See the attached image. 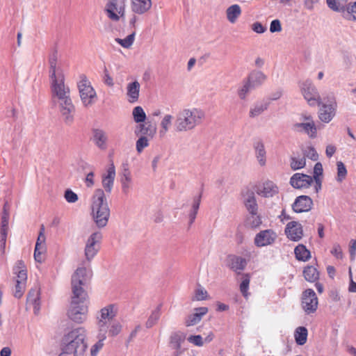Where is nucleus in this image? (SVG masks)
<instances>
[{"instance_id":"1","label":"nucleus","mask_w":356,"mask_h":356,"mask_svg":"<svg viewBox=\"0 0 356 356\" xmlns=\"http://www.w3.org/2000/svg\"><path fill=\"white\" fill-rule=\"evenodd\" d=\"M50 88L54 102L58 104L59 111L66 124L74 120L75 107L70 98V87L65 83V74L61 63L58 61L56 53L51 55L49 60Z\"/></svg>"},{"instance_id":"2","label":"nucleus","mask_w":356,"mask_h":356,"mask_svg":"<svg viewBox=\"0 0 356 356\" xmlns=\"http://www.w3.org/2000/svg\"><path fill=\"white\" fill-rule=\"evenodd\" d=\"M206 118L205 111L197 107H186L179 111L175 122L177 132H186L200 126Z\"/></svg>"},{"instance_id":"3","label":"nucleus","mask_w":356,"mask_h":356,"mask_svg":"<svg viewBox=\"0 0 356 356\" xmlns=\"http://www.w3.org/2000/svg\"><path fill=\"white\" fill-rule=\"evenodd\" d=\"M86 331L78 327L69 332L64 338L65 346L58 356H83L87 348Z\"/></svg>"},{"instance_id":"4","label":"nucleus","mask_w":356,"mask_h":356,"mask_svg":"<svg viewBox=\"0 0 356 356\" xmlns=\"http://www.w3.org/2000/svg\"><path fill=\"white\" fill-rule=\"evenodd\" d=\"M92 218L99 228L104 227L110 217L108 207L104 191L102 189L95 190L92 203Z\"/></svg>"},{"instance_id":"5","label":"nucleus","mask_w":356,"mask_h":356,"mask_svg":"<svg viewBox=\"0 0 356 356\" xmlns=\"http://www.w3.org/2000/svg\"><path fill=\"white\" fill-rule=\"evenodd\" d=\"M88 305V293H72L67 316L74 323H83L87 320Z\"/></svg>"},{"instance_id":"6","label":"nucleus","mask_w":356,"mask_h":356,"mask_svg":"<svg viewBox=\"0 0 356 356\" xmlns=\"http://www.w3.org/2000/svg\"><path fill=\"white\" fill-rule=\"evenodd\" d=\"M76 87L83 106L90 108L93 106L97 100V95L86 74L79 75Z\"/></svg>"},{"instance_id":"7","label":"nucleus","mask_w":356,"mask_h":356,"mask_svg":"<svg viewBox=\"0 0 356 356\" xmlns=\"http://www.w3.org/2000/svg\"><path fill=\"white\" fill-rule=\"evenodd\" d=\"M119 307L116 304H108L102 307L96 314L97 330L104 332L107 324L115 320L118 314Z\"/></svg>"},{"instance_id":"8","label":"nucleus","mask_w":356,"mask_h":356,"mask_svg":"<svg viewBox=\"0 0 356 356\" xmlns=\"http://www.w3.org/2000/svg\"><path fill=\"white\" fill-rule=\"evenodd\" d=\"M92 272L90 268L79 266L72 276V293H87L85 287L90 280Z\"/></svg>"},{"instance_id":"9","label":"nucleus","mask_w":356,"mask_h":356,"mask_svg":"<svg viewBox=\"0 0 356 356\" xmlns=\"http://www.w3.org/2000/svg\"><path fill=\"white\" fill-rule=\"evenodd\" d=\"M318 111L319 119L325 122H330L335 116L337 108V103L334 94H329L324 97L322 99V103Z\"/></svg>"},{"instance_id":"10","label":"nucleus","mask_w":356,"mask_h":356,"mask_svg":"<svg viewBox=\"0 0 356 356\" xmlns=\"http://www.w3.org/2000/svg\"><path fill=\"white\" fill-rule=\"evenodd\" d=\"M102 234L100 232L92 233L85 241L84 256L86 261L90 263L100 250Z\"/></svg>"},{"instance_id":"11","label":"nucleus","mask_w":356,"mask_h":356,"mask_svg":"<svg viewBox=\"0 0 356 356\" xmlns=\"http://www.w3.org/2000/svg\"><path fill=\"white\" fill-rule=\"evenodd\" d=\"M300 88L304 99L309 106H316L321 104L323 98L321 97L318 89L312 81H302L300 83Z\"/></svg>"},{"instance_id":"12","label":"nucleus","mask_w":356,"mask_h":356,"mask_svg":"<svg viewBox=\"0 0 356 356\" xmlns=\"http://www.w3.org/2000/svg\"><path fill=\"white\" fill-rule=\"evenodd\" d=\"M13 273L17 275L14 296L20 298L25 291L27 280V273L22 261H17L13 268Z\"/></svg>"},{"instance_id":"13","label":"nucleus","mask_w":356,"mask_h":356,"mask_svg":"<svg viewBox=\"0 0 356 356\" xmlns=\"http://www.w3.org/2000/svg\"><path fill=\"white\" fill-rule=\"evenodd\" d=\"M293 131L304 133L309 138H314L317 136V129L311 115H302L299 122L293 124Z\"/></svg>"},{"instance_id":"14","label":"nucleus","mask_w":356,"mask_h":356,"mask_svg":"<svg viewBox=\"0 0 356 356\" xmlns=\"http://www.w3.org/2000/svg\"><path fill=\"white\" fill-rule=\"evenodd\" d=\"M126 0H108L105 7L107 17L113 22L124 19Z\"/></svg>"},{"instance_id":"15","label":"nucleus","mask_w":356,"mask_h":356,"mask_svg":"<svg viewBox=\"0 0 356 356\" xmlns=\"http://www.w3.org/2000/svg\"><path fill=\"white\" fill-rule=\"evenodd\" d=\"M301 305L302 309L307 315L316 312L318 309V299L313 289H307L302 292Z\"/></svg>"},{"instance_id":"16","label":"nucleus","mask_w":356,"mask_h":356,"mask_svg":"<svg viewBox=\"0 0 356 356\" xmlns=\"http://www.w3.org/2000/svg\"><path fill=\"white\" fill-rule=\"evenodd\" d=\"M277 235L275 231L268 229L260 231L255 235L254 243L257 247L261 248L273 244Z\"/></svg>"},{"instance_id":"17","label":"nucleus","mask_w":356,"mask_h":356,"mask_svg":"<svg viewBox=\"0 0 356 356\" xmlns=\"http://www.w3.org/2000/svg\"><path fill=\"white\" fill-rule=\"evenodd\" d=\"M257 195L263 197H272L279 192L277 186L272 181L260 183L256 188Z\"/></svg>"},{"instance_id":"18","label":"nucleus","mask_w":356,"mask_h":356,"mask_svg":"<svg viewBox=\"0 0 356 356\" xmlns=\"http://www.w3.org/2000/svg\"><path fill=\"white\" fill-rule=\"evenodd\" d=\"M285 234L291 241H298L303 236L302 226L296 221L289 222L286 226Z\"/></svg>"},{"instance_id":"19","label":"nucleus","mask_w":356,"mask_h":356,"mask_svg":"<svg viewBox=\"0 0 356 356\" xmlns=\"http://www.w3.org/2000/svg\"><path fill=\"white\" fill-rule=\"evenodd\" d=\"M313 207V200L307 195H300L296 198L292 208L296 213L307 212Z\"/></svg>"},{"instance_id":"20","label":"nucleus","mask_w":356,"mask_h":356,"mask_svg":"<svg viewBox=\"0 0 356 356\" xmlns=\"http://www.w3.org/2000/svg\"><path fill=\"white\" fill-rule=\"evenodd\" d=\"M313 183V178L307 175L296 173L290 179L291 185L295 188H307Z\"/></svg>"},{"instance_id":"21","label":"nucleus","mask_w":356,"mask_h":356,"mask_svg":"<svg viewBox=\"0 0 356 356\" xmlns=\"http://www.w3.org/2000/svg\"><path fill=\"white\" fill-rule=\"evenodd\" d=\"M116 172L113 163H111L106 171L102 175V186L107 193H111L113 187Z\"/></svg>"},{"instance_id":"22","label":"nucleus","mask_w":356,"mask_h":356,"mask_svg":"<svg viewBox=\"0 0 356 356\" xmlns=\"http://www.w3.org/2000/svg\"><path fill=\"white\" fill-rule=\"evenodd\" d=\"M40 292L38 288L31 289L27 296L26 305L32 307L35 315H38L40 312Z\"/></svg>"},{"instance_id":"23","label":"nucleus","mask_w":356,"mask_h":356,"mask_svg":"<svg viewBox=\"0 0 356 356\" xmlns=\"http://www.w3.org/2000/svg\"><path fill=\"white\" fill-rule=\"evenodd\" d=\"M208 312V308L205 307H197L194 309V312L188 315L184 321L186 327H190L199 323L202 317Z\"/></svg>"},{"instance_id":"24","label":"nucleus","mask_w":356,"mask_h":356,"mask_svg":"<svg viewBox=\"0 0 356 356\" xmlns=\"http://www.w3.org/2000/svg\"><path fill=\"white\" fill-rule=\"evenodd\" d=\"M254 88L262 86L267 80V76L261 71L254 70L245 79Z\"/></svg>"},{"instance_id":"25","label":"nucleus","mask_w":356,"mask_h":356,"mask_svg":"<svg viewBox=\"0 0 356 356\" xmlns=\"http://www.w3.org/2000/svg\"><path fill=\"white\" fill-rule=\"evenodd\" d=\"M243 202L250 213L257 212V203L254 193L252 191L247 190L243 193Z\"/></svg>"},{"instance_id":"26","label":"nucleus","mask_w":356,"mask_h":356,"mask_svg":"<svg viewBox=\"0 0 356 356\" xmlns=\"http://www.w3.org/2000/svg\"><path fill=\"white\" fill-rule=\"evenodd\" d=\"M92 141L99 149L102 150L107 149L108 136L104 131L95 129L92 134Z\"/></svg>"},{"instance_id":"27","label":"nucleus","mask_w":356,"mask_h":356,"mask_svg":"<svg viewBox=\"0 0 356 356\" xmlns=\"http://www.w3.org/2000/svg\"><path fill=\"white\" fill-rule=\"evenodd\" d=\"M122 192L127 195L133 188V179L129 170H122L120 175Z\"/></svg>"},{"instance_id":"28","label":"nucleus","mask_w":356,"mask_h":356,"mask_svg":"<svg viewBox=\"0 0 356 356\" xmlns=\"http://www.w3.org/2000/svg\"><path fill=\"white\" fill-rule=\"evenodd\" d=\"M241 14V7L236 3L230 5L225 10L226 19L232 24L236 23Z\"/></svg>"},{"instance_id":"29","label":"nucleus","mask_w":356,"mask_h":356,"mask_svg":"<svg viewBox=\"0 0 356 356\" xmlns=\"http://www.w3.org/2000/svg\"><path fill=\"white\" fill-rule=\"evenodd\" d=\"M131 10L136 14L143 15L152 7L151 0H131Z\"/></svg>"},{"instance_id":"30","label":"nucleus","mask_w":356,"mask_h":356,"mask_svg":"<svg viewBox=\"0 0 356 356\" xmlns=\"http://www.w3.org/2000/svg\"><path fill=\"white\" fill-rule=\"evenodd\" d=\"M140 85L137 81H134L127 84V96L129 102L135 103L138 102L140 94Z\"/></svg>"},{"instance_id":"31","label":"nucleus","mask_w":356,"mask_h":356,"mask_svg":"<svg viewBox=\"0 0 356 356\" xmlns=\"http://www.w3.org/2000/svg\"><path fill=\"white\" fill-rule=\"evenodd\" d=\"M214 334L213 332H209L205 337L203 338L200 334L196 335H191L188 337V341L197 347H202L204 343H209L211 342L214 339Z\"/></svg>"},{"instance_id":"32","label":"nucleus","mask_w":356,"mask_h":356,"mask_svg":"<svg viewBox=\"0 0 356 356\" xmlns=\"http://www.w3.org/2000/svg\"><path fill=\"white\" fill-rule=\"evenodd\" d=\"M185 339V334L181 332L172 334L170 338V343L172 349L175 350L176 356L181 353V343Z\"/></svg>"},{"instance_id":"33","label":"nucleus","mask_w":356,"mask_h":356,"mask_svg":"<svg viewBox=\"0 0 356 356\" xmlns=\"http://www.w3.org/2000/svg\"><path fill=\"white\" fill-rule=\"evenodd\" d=\"M254 149L259 164L261 166L265 165L266 163V152L264 144L261 141H257L254 144Z\"/></svg>"},{"instance_id":"34","label":"nucleus","mask_w":356,"mask_h":356,"mask_svg":"<svg viewBox=\"0 0 356 356\" xmlns=\"http://www.w3.org/2000/svg\"><path fill=\"white\" fill-rule=\"evenodd\" d=\"M268 107V103L266 102H258L254 104L250 108L249 116L251 118H255L261 115Z\"/></svg>"},{"instance_id":"35","label":"nucleus","mask_w":356,"mask_h":356,"mask_svg":"<svg viewBox=\"0 0 356 356\" xmlns=\"http://www.w3.org/2000/svg\"><path fill=\"white\" fill-rule=\"evenodd\" d=\"M122 324L119 321L114 320L107 324V329L104 332V336H106L108 334L109 337H115L122 332Z\"/></svg>"},{"instance_id":"36","label":"nucleus","mask_w":356,"mask_h":356,"mask_svg":"<svg viewBox=\"0 0 356 356\" xmlns=\"http://www.w3.org/2000/svg\"><path fill=\"white\" fill-rule=\"evenodd\" d=\"M305 279L309 282H316L319 278V273L317 269L312 266H308L303 270Z\"/></svg>"},{"instance_id":"37","label":"nucleus","mask_w":356,"mask_h":356,"mask_svg":"<svg viewBox=\"0 0 356 356\" xmlns=\"http://www.w3.org/2000/svg\"><path fill=\"white\" fill-rule=\"evenodd\" d=\"M172 120L173 116L170 114H165L163 116L160 122V135L164 136L168 132L172 126Z\"/></svg>"},{"instance_id":"38","label":"nucleus","mask_w":356,"mask_h":356,"mask_svg":"<svg viewBox=\"0 0 356 356\" xmlns=\"http://www.w3.org/2000/svg\"><path fill=\"white\" fill-rule=\"evenodd\" d=\"M308 332L305 327H298L294 332V337L297 344L302 346L307 342Z\"/></svg>"},{"instance_id":"39","label":"nucleus","mask_w":356,"mask_h":356,"mask_svg":"<svg viewBox=\"0 0 356 356\" xmlns=\"http://www.w3.org/2000/svg\"><path fill=\"white\" fill-rule=\"evenodd\" d=\"M98 341L92 346L90 348V355L91 356H97L99 350L103 348L104 346V341L106 339V336H104V332H102L100 331H98L97 336Z\"/></svg>"},{"instance_id":"40","label":"nucleus","mask_w":356,"mask_h":356,"mask_svg":"<svg viewBox=\"0 0 356 356\" xmlns=\"http://www.w3.org/2000/svg\"><path fill=\"white\" fill-rule=\"evenodd\" d=\"M294 252L296 259L300 261H305L308 260L311 257L310 252L303 245H298L295 248Z\"/></svg>"},{"instance_id":"41","label":"nucleus","mask_w":356,"mask_h":356,"mask_svg":"<svg viewBox=\"0 0 356 356\" xmlns=\"http://www.w3.org/2000/svg\"><path fill=\"white\" fill-rule=\"evenodd\" d=\"M161 306L158 305L151 313L146 322V327L150 328L153 327L158 321L161 316Z\"/></svg>"},{"instance_id":"42","label":"nucleus","mask_w":356,"mask_h":356,"mask_svg":"<svg viewBox=\"0 0 356 356\" xmlns=\"http://www.w3.org/2000/svg\"><path fill=\"white\" fill-rule=\"evenodd\" d=\"M245 260L241 257H234L231 259L230 267L238 273L245 268Z\"/></svg>"},{"instance_id":"43","label":"nucleus","mask_w":356,"mask_h":356,"mask_svg":"<svg viewBox=\"0 0 356 356\" xmlns=\"http://www.w3.org/2000/svg\"><path fill=\"white\" fill-rule=\"evenodd\" d=\"M252 89L254 88L245 79L242 86L238 88L237 95L241 99L244 100L246 99L248 94Z\"/></svg>"},{"instance_id":"44","label":"nucleus","mask_w":356,"mask_h":356,"mask_svg":"<svg viewBox=\"0 0 356 356\" xmlns=\"http://www.w3.org/2000/svg\"><path fill=\"white\" fill-rule=\"evenodd\" d=\"M132 115L134 121L137 123L143 122L146 119V114L143 108L140 106H136L133 109Z\"/></svg>"},{"instance_id":"45","label":"nucleus","mask_w":356,"mask_h":356,"mask_svg":"<svg viewBox=\"0 0 356 356\" xmlns=\"http://www.w3.org/2000/svg\"><path fill=\"white\" fill-rule=\"evenodd\" d=\"M250 282V276L248 274H243L241 277V282L240 284V291L245 298H248L249 284Z\"/></svg>"},{"instance_id":"46","label":"nucleus","mask_w":356,"mask_h":356,"mask_svg":"<svg viewBox=\"0 0 356 356\" xmlns=\"http://www.w3.org/2000/svg\"><path fill=\"white\" fill-rule=\"evenodd\" d=\"M201 202V195H198L194 197L193 202L192 204V209L189 213L190 222L193 223L195 219L196 214L200 207Z\"/></svg>"},{"instance_id":"47","label":"nucleus","mask_w":356,"mask_h":356,"mask_svg":"<svg viewBox=\"0 0 356 356\" xmlns=\"http://www.w3.org/2000/svg\"><path fill=\"white\" fill-rule=\"evenodd\" d=\"M306 165L305 156H294L291 159V167L296 170L304 168Z\"/></svg>"},{"instance_id":"48","label":"nucleus","mask_w":356,"mask_h":356,"mask_svg":"<svg viewBox=\"0 0 356 356\" xmlns=\"http://www.w3.org/2000/svg\"><path fill=\"white\" fill-rule=\"evenodd\" d=\"M208 298V293L207 290L202 287V286L199 285L195 290L194 296L193 298V300L197 301H201L204 300Z\"/></svg>"},{"instance_id":"49","label":"nucleus","mask_w":356,"mask_h":356,"mask_svg":"<svg viewBox=\"0 0 356 356\" xmlns=\"http://www.w3.org/2000/svg\"><path fill=\"white\" fill-rule=\"evenodd\" d=\"M337 175L336 177V180L338 182H341L347 175V170L342 161H337Z\"/></svg>"},{"instance_id":"50","label":"nucleus","mask_w":356,"mask_h":356,"mask_svg":"<svg viewBox=\"0 0 356 356\" xmlns=\"http://www.w3.org/2000/svg\"><path fill=\"white\" fill-rule=\"evenodd\" d=\"M8 220L9 213L6 211L4 208L3 212L1 216L0 234H8Z\"/></svg>"},{"instance_id":"51","label":"nucleus","mask_w":356,"mask_h":356,"mask_svg":"<svg viewBox=\"0 0 356 356\" xmlns=\"http://www.w3.org/2000/svg\"><path fill=\"white\" fill-rule=\"evenodd\" d=\"M135 39V33L127 35L124 39L116 38L115 41L124 48H129L134 43Z\"/></svg>"},{"instance_id":"52","label":"nucleus","mask_w":356,"mask_h":356,"mask_svg":"<svg viewBox=\"0 0 356 356\" xmlns=\"http://www.w3.org/2000/svg\"><path fill=\"white\" fill-rule=\"evenodd\" d=\"M261 219L257 215V212L250 213V216L247 220L248 225L252 228H257L261 224Z\"/></svg>"},{"instance_id":"53","label":"nucleus","mask_w":356,"mask_h":356,"mask_svg":"<svg viewBox=\"0 0 356 356\" xmlns=\"http://www.w3.org/2000/svg\"><path fill=\"white\" fill-rule=\"evenodd\" d=\"M149 145V140L147 137L145 136H141L140 137L136 143V151L138 154H140L143 149L148 147Z\"/></svg>"},{"instance_id":"54","label":"nucleus","mask_w":356,"mask_h":356,"mask_svg":"<svg viewBox=\"0 0 356 356\" xmlns=\"http://www.w3.org/2000/svg\"><path fill=\"white\" fill-rule=\"evenodd\" d=\"M46 250L47 248L35 247L33 256L35 261L38 263H42L44 261Z\"/></svg>"},{"instance_id":"55","label":"nucleus","mask_w":356,"mask_h":356,"mask_svg":"<svg viewBox=\"0 0 356 356\" xmlns=\"http://www.w3.org/2000/svg\"><path fill=\"white\" fill-rule=\"evenodd\" d=\"M46 236L44 234V227L42 225L39 232V234L36 241L35 247L46 248Z\"/></svg>"},{"instance_id":"56","label":"nucleus","mask_w":356,"mask_h":356,"mask_svg":"<svg viewBox=\"0 0 356 356\" xmlns=\"http://www.w3.org/2000/svg\"><path fill=\"white\" fill-rule=\"evenodd\" d=\"M348 0H327L328 6L334 10H340Z\"/></svg>"},{"instance_id":"57","label":"nucleus","mask_w":356,"mask_h":356,"mask_svg":"<svg viewBox=\"0 0 356 356\" xmlns=\"http://www.w3.org/2000/svg\"><path fill=\"white\" fill-rule=\"evenodd\" d=\"M64 198L68 203H75L79 200L77 194L70 188L65 191Z\"/></svg>"},{"instance_id":"58","label":"nucleus","mask_w":356,"mask_h":356,"mask_svg":"<svg viewBox=\"0 0 356 356\" xmlns=\"http://www.w3.org/2000/svg\"><path fill=\"white\" fill-rule=\"evenodd\" d=\"M304 156H306L313 161H316L318 158V154H317L314 147L312 146L307 147L304 149Z\"/></svg>"},{"instance_id":"59","label":"nucleus","mask_w":356,"mask_h":356,"mask_svg":"<svg viewBox=\"0 0 356 356\" xmlns=\"http://www.w3.org/2000/svg\"><path fill=\"white\" fill-rule=\"evenodd\" d=\"M251 29L252 31L259 33L262 34L264 33L267 31L266 26H264L261 22H255L251 25Z\"/></svg>"},{"instance_id":"60","label":"nucleus","mask_w":356,"mask_h":356,"mask_svg":"<svg viewBox=\"0 0 356 356\" xmlns=\"http://www.w3.org/2000/svg\"><path fill=\"white\" fill-rule=\"evenodd\" d=\"M282 31L281 22L279 19H274L270 22V31L271 33L280 32Z\"/></svg>"},{"instance_id":"61","label":"nucleus","mask_w":356,"mask_h":356,"mask_svg":"<svg viewBox=\"0 0 356 356\" xmlns=\"http://www.w3.org/2000/svg\"><path fill=\"white\" fill-rule=\"evenodd\" d=\"M331 254L337 259H342L343 252L341 246L339 244H334L331 250Z\"/></svg>"},{"instance_id":"62","label":"nucleus","mask_w":356,"mask_h":356,"mask_svg":"<svg viewBox=\"0 0 356 356\" xmlns=\"http://www.w3.org/2000/svg\"><path fill=\"white\" fill-rule=\"evenodd\" d=\"M323 165L321 163H316L314 168V176L313 179H321L320 176L323 174Z\"/></svg>"},{"instance_id":"63","label":"nucleus","mask_w":356,"mask_h":356,"mask_svg":"<svg viewBox=\"0 0 356 356\" xmlns=\"http://www.w3.org/2000/svg\"><path fill=\"white\" fill-rule=\"evenodd\" d=\"M329 297L332 302H338L341 301V297L337 289H332L329 292Z\"/></svg>"},{"instance_id":"64","label":"nucleus","mask_w":356,"mask_h":356,"mask_svg":"<svg viewBox=\"0 0 356 356\" xmlns=\"http://www.w3.org/2000/svg\"><path fill=\"white\" fill-rule=\"evenodd\" d=\"M350 255L352 260H354L356 256V240L350 241Z\"/></svg>"}]
</instances>
